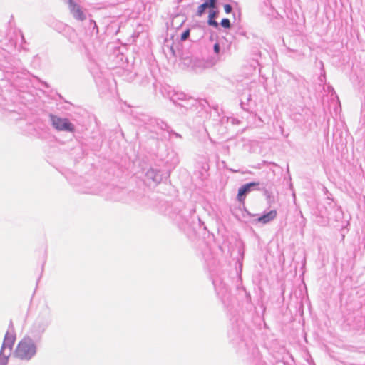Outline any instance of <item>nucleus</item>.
<instances>
[{"label": "nucleus", "instance_id": "9d476101", "mask_svg": "<svg viewBox=\"0 0 365 365\" xmlns=\"http://www.w3.org/2000/svg\"><path fill=\"white\" fill-rule=\"evenodd\" d=\"M221 25L222 27L224 28H227V29H229L230 28V21L228 19H223L222 21H221Z\"/></svg>", "mask_w": 365, "mask_h": 365}, {"label": "nucleus", "instance_id": "f03ea898", "mask_svg": "<svg viewBox=\"0 0 365 365\" xmlns=\"http://www.w3.org/2000/svg\"><path fill=\"white\" fill-rule=\"evenodd\" d=\"M51 118L52 125L56 130L70 132H73L74 130V126L67 118H61L54 115H51Z\"/></svg>", "mask_w": 365, "mask_h": 365}, {"label": "nucleus", "instance_id": "f257e3e1", "mask_svg": "<svg viewBox=\"0 0 365 365\" xmlns=\"http://www.w3.org/2000/svg\"><path fill=\"white\" fill-rule=\"evenodd\" d=\"M36 353V347L29 338H24L19 343L14 355L21 360L30 359Z\"/></svg>", "mask_w": 365, "mask_h": 365}, {"label": "nucleus", "instance_id": "f8f14e48", "mask_svg": "<svg viewBox=\"0 0 365 365\" xmlns=\"http://www.w3.org/2000/svg\"><path fill=\"white\" fill-rule=\"evenodd\" d=\"M224 9L227 14H229L232 11V6L230 4H225L224 6Z\"/></svg>", "mask_w": 365, "mask_h": 365}, {"label": "nucleus", "instance_id": "1a4fd4ad", "mask_svg": "<svg viewBox=\"0 0 365 365\" xmlns=\"http://www.w3.org/2000/svg\"><path fill=\"white\" fill-rule=\"evenodd\" d=\"M8 362V356L3 354V351L0 352V365H6Z\"/></svg>", "mask_w": 365, "mask_h": 365}, {"label": "nucleus", "instance_id": "7ed1b4c3", "mask_svg": "<svg viewBox=\"0 0 365 365\" xmlns=\"http://www.w3.org/2000/svg\"><path fill=\"white\" fill-rule=\"evenodd\" d=\"M258 185H259V182H250V183H247V184L242 186L238 190L237 200L240 202L243 203L245 201L244 195L250 191V189L252 186Z\"/></svg>", "mask_w": 365, "mask_h": 365}, {"label": "nucleus", "instance_id": "39448f33", "mask_svg": "<svg viewBox=\"0 0 365 365\" xmlns=\"http://www.w3.org/2000/svg\"><path fill=\"white\" fill-rule=\"evenodd\" d=\"M277 216V211L275 210H271L268 213L259 217L258 221L262 223H267L274 220Z\"/></svg>", "mask_w": 365, "mask_h": 365}, {"label": "nucleus", "instance_id": "423d86ee", "mask_svg": "<svg viewBox=\"0 0 365 365\" xmlns=\"http://www.w3.org/2000/svg\"><path fill=\"white\" fill-rule=\"evenodd\" d=\"M15 341V336L13 334L7 332L4 337V341L3 344L2 349H4L5 346H8L9 349H11L12 346L14 345Z\"/></svg>", "mask_w": 365, "mask_h": 365}, {"label": "nucleus", "instance_id": "0eeeda50", "mask_svg": "<svg viewBox=\"0 0 365 365\" xmlns=\"http://www.w3.org/2000/svg\"><path fill=\"white\" fill-rule=\"evenodd\" d=\"M71 11L76 19L82 21L85 19V16L78 6L73 4L72 6Z\"/></svg>", "mask_w": 365, "mask_h": 365}, {"label": "nucleus", "instance_id": "20e7f679", "mask_svg": "<svg viewBox=\"0 0 365 365\" xmlns=\"http://www.w3.org/2000/svg\"><path fill=\"white\" fill-rule=\"evenodd\" d=\"M216 0H206L203 4L200 5L197 8V15L201 16L206 9L214 8L215 6Z\"/></svg>", "mask_w": 365, "mask_h": 365}, {"label": "nucleus", "instance_id": "ddd939ff", "mask_svg": "<svg viewBox=\"0 0 365 365\" xmlns=\"http://www.w3.org/2000/svg\"><path fill=\"white\" fill-rule=\"evenodd\" d=\"M214 51H215V52L216 53H219V51H220V46H219V44H218V43H215V44L214 45Z\"/></svg>", "mask_w": 365, "mask_h": 365}, {"label": "nucleus", "instance_id": "6e6552de", "mask_svg": "<svg viewBox=\"0 0 365 365\" xmlns=\"http://www.w3.org/2000/svg\"><path fill=\"white\" fill-rule=\"evenodd\" d=\"M216 16V11H211L209 14L208 24L213 26L214 27H217L218 24L216 21L214 20V18Z\"/></svg>", "mask_w": 365, "mask_h": 365}, {"label": "nucleus", "instance_id": "9b49d317", "mask_svg": "<svg viewBox=\"0 0 365 365\" xmlns=\"http://www.w3.org/2000/svg\"><path fill=\"white\" fill-rule=\"evenodd\" d=\"M190 36V29L185 30L181 35L180 39L181 41H185Z\"/></svg>", "mask_w": 365, "mask_h": 365}]
</instances>
